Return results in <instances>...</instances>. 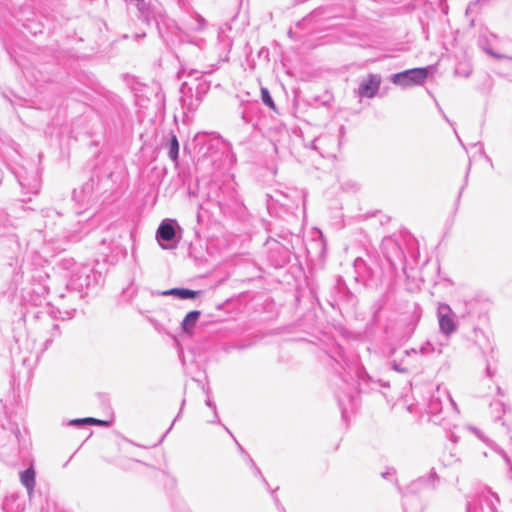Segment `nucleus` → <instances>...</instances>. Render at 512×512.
Wrapping results in <instances>:
<instances>
[{
	"label": "nucleus",
	"instance_id": "obj_1",
	"mask_svg": "<svg viewBox=\"0 0 512 512\" xmlns=\"http://www.w3.org/2000/svg\"><path fill=\"white\" fill-rule=\"evenodd\" d=\"M428 77V68H414L396 73L391 80L395 85L409 87L421 85Z\"/></svg>",
	"mask_w": 512,
	"mask_h": 512
},
{
	"label": "nucleus",
	"instance_id": "obj_2",
	"mask_svg": "<svg viewBox=\"0 0 512 512\" xmlns=\"http://www.w3.org/2000/svg\"><path fill=\"white\" fill-rule=\"evenodd\" d=\"M437 317L440 331L449 337L457 330L456 315L449 305L441 303L437 309Z\"/></svg>",
	"mask_w": 512,
	"mask_h": 512
},
{
	"label": "nucleus",
	"instance_id": "obj_3",
	"mask_svg": "<svg viewBox=\"0 0 512 512\" xmlns=\"http://www.w3.org/2000/svg\"><path fill=\"white\" fill-rule=\"evenodd\" d=\"M499 503V497L491 492V491H487L485 493H483L477 503L475 504V506L473 507V509L468 506V511L469 512H498L497 510V505Z\"/></svg>",
	"mask_w": 512,
	"mask_h": 512
},
{
	"label": "nucleus",
	"instance_id": "obj_4",
	"mask_svg": "<svg viewBox=\"0 0 512 512\" xmlns=\"http://www.w3.org/2000/svg\"><path fill=\"white\" fill-rule=\"evenodd\" d=\"M381 84V77L375 74H369L363 79L358 87V95L360 97L372 98L376 95Z\"/></svg>",
	"mask_w": 512,
	"mask_h": 512
},
{
	"label": "nucleus",
	"instance_id": "obj_5",
	"mask_svg": "<svg viewBox=\"0 0 512 512\" xmlns=\"http://www.w3.org/2000/svg\"><path fill=\"white\" fill-rule=\"evenodd\" d=\"M20 482L26 488L29 499H32L36 485V472L33 465L19 473Z\"/></svg>",
	"mask_w": 512,
	"mask_h": 512
},
{
	"label": "nucleus",
	"instance_id": "obj_6",
	"mask_svg": "<svg viewBox=\"0 0 512 512\" xmlns=\"http://www.w3.org/2000/svg\"><path fill=\"white\" fill-rule=\"evenodd\" d=\"M158 294L162 296H174L179 299H194L200 294V291H194L186 288H172L158 292Z\"/></svg>",
	"mask_w": 512,
	"mask_h": 512
},
{
	"label": "nucleus",
	"instance_id": "obj_7",
	"mask_svg": "<svg viewBox=\"0 0 512 512\" xmlns=\"http://www.w3.org/2000/svg\"><path fill=\"white\" fill-rule=\"evenodd\" d=\"M175 237V229L172 222L164 220L158 230H157V239L160 241H171Z\"/></svg>",
	"mask_w": 512,
	"mask_h": 512
},
{
	"label": "nucleus",
	"instance_id": "obj_8",
	"mask_svg": "<svg viewBox=\"0 0 512 512\" xmlns=\"http://www.w3.org/2000/svg\"><path fill=\"white\" fill-rule=\"evenodd\" d=\"M201 313L200 311L194 310L190 311L183 319L181 323V328L185 333L190 334L195 327Z\"/></svg>",
	"mask_w": 512,
	"mask_h": 512
},
{
	"label": "nucleus",
	"instance_id": "obj_9",
	"mask_svg": "<svg viewBox=\"0 0 512 512\" xmlns=\"http://www.w3.org/2000/svg\"><path fill=\"white\" fill-rule=\"evenodd\" d=\"M490 409H491V415L496 420H503L502 416L505 415L506 413L511 412L510 407L506 406L505 403H503L500 400L491 402Z\"/></svg>",
	"mask_w": 512,
	"mask_h": 512
},
{
	"label": "nucleus",
	"instance_id": "obj_10",
	"mask_svg": "<svg viewBox=\"0 0 512 512\" xmlns=\"http://www.w3.org/2000/svg\"><path fill=\"white\" fill-rule=\"evenodd\" d=\"M178 153H179V143H178L177 137L175 135H172V138L169 143L168 156L170 157L171 160L177 161Z\"/></svg>",
	"mask_w": 512,
	"mask_h": 512
},
{
	"label": "nucleus",
	"instance_id": "obj_11",
	"mask_svg": "<svg viewBox=\"0 0 512 512\" xmlns=\"http://www.w3.org/2000/svg\"><path fill=\"white\" fill-rule=\"evenodd\" d=\"M98 424V425H103V424H106V422L104 421H101V420H97L95 418H82V419H74V420H71L70 421V425H73V426H81L83 424Z\"/></svg>",
	"mask_w": 512,
	"mask_h": 512
},
{
	"label": "nucleus",
	"instance_id": "obj_12",
	"mask_svg": "<svg viewBox=\"0 0 512 512\" xmlns=\"http://www.w3.org/2000/svg\"><path fill=\"white\" fill-rule=\"evenodd\" d=\"M261 99L266 106L270 107L271 109H275V103L270 95L269 90L265 87L261 88Z\"/></svg>",
	"mask_w": 512,
	"mask_h": 512
},
{
	"label": "nucleus",
	"instance_id": "obj_13",
	"mask_svg": "<svg viewBox=\"0 0 512 512\" xmlns=\"http://www.w3.org/2000/svg\"><path fill=\"white\" fill-rule=\"evenodd\" d=\"M481 47L482 49L487 53L489 54L490 56L496 58V59H504V58H507V59H510V57H507L503 54H499V53H496L494 52L486 43H484L483 41L481 42ZM512 60V58H511Z\"/></svg>",
	"mask_w": 512,
	"mask_h": 512
},
{
	"label": "nucleus",
	"instance_id": "obj_14",
	"mask_svg": "<svg viewBox=\"0 0 512 512\" xmlns=\"http://www.w3.org/2000/svg\"><path fill=\"white\" fill-rule=\"evenodd\" d=\"M467 429L473 433L474 435H476L480 440H482L483 442L487 443L488 445H491V441L486 438L482 432L480 430H478L476 427H473V426H468Z\"/></svg>",
	"mask_w": 512,
	"mask_h": 512
},
{
	"label": "nucleus",
	"instance_id": "obj_15",
	"mask_svg": "<svg viewBox=\"0 0 512 512\" xmlns=\"http://www.w3.org/2000/svg\"><path fill=\"white\" fill-rule=\"evenodd\" d=\"M446 405L452 406L456 410V404L448 393H446Z\"/></svg>",
	"mask_w": 512,
	"mask_h": 512
},
{
	"label": "nucleus",
	"instance_id": "obj_16",
	"mask_svg": "<svg viewBox=\"0 0 512 512\" xmlns=\"http://www.w3.org/2000/svg\"><path fill=\"white\" fill-rule=\"evenodd\" d=\"M206 405L214 410L215 416L217 417L216 406H215V404H213V402L210 400V398H208L206 400Z\"/></svg>",
	"mask_w": 512,
	"mask_h": 512
},
{
	"label": "nucleus",
	"instance_id": "obj_17",
	"mask_svg": "<svg viewBox=\"0 0 512 512\" xmlns=\"http://www.w3.org/2000/svg\"><path fill=\"white\" fill-rule=\"evenodd\" d=\"M486 372H487V375H488L489 377H493V376H494V373H495V372L490 368V366H487V368H486Z\"/></svg>",
	"mask_w": 512,
	"mask_h": 512
},
{
	"label": "nucleus",
	"instance_id": "obj_18",
	"mask_svg": "<svg viewBox=\"0 0 512 512\" xmlns=\"http://www.w3.org/2000/svg\"><path fill=\"white\" fill-rule=\"evenodd\" d=\"M204 26H205V21H204V19H201L199 21V29H202Z\"/></svg>",
	"mask_w": 512,
	"mask_h": 512
},
{
	"label": "nucleus",
	"instance_id": "obj_19",
	"mask_svg": "<svg viewBox=\"0 0 512 512\" xmlns=\"http://www.w3.org/2000/svg\"><path fill=\"white\" fill-rule=\"evenodd\" d=\"M326 138L325 137H319L318 139H316V143L317 144H321Z\"/></svg>",
	"mask_w": 512,
	"mask_h": 512
},
{
	"label": "nucleus",
	"instance_id": "obj_20",
	"mask_svg": "<svg viewBox=\"0 0 512 512\" xmlns=\"http://www.w3.org/2000/svg\"><path fill=\"white\" fill-rule=\"evenodd\" d=\"M434 406H435V403H432V409L436 410V407H434Z\"/></svg>",
	"mask_w": 512,
	"mask_h": 512
}]
</instances>
